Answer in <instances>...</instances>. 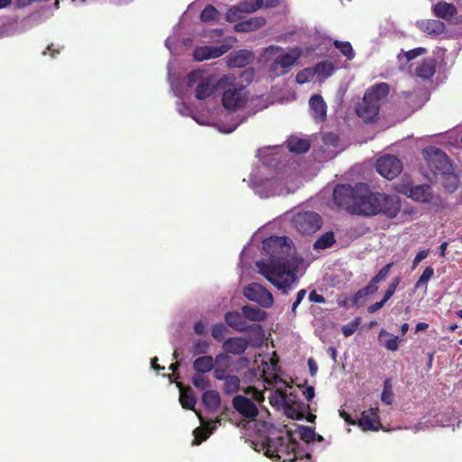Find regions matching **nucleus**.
<instances>
[{"mask_svg": "<svg viewBox=\"0 0 462 462\" xmlns=\"http://www.w3.org/2000/svg\"><path fill=\"white\" fill-rule=\"evenodd\" d=\"M291 240L286 236H270L263 241V250L270 256L269 263H257L261 273L283 294L297 282L299 262L292 255Z\"/></svg>", "mask_w": 462, "mask_h": 462, "instance_id": "f257e3e1", "label": "nucleus"}, {"mask_svg": "<svg viewBox=\"0 0 462 462\" xmlns=\"http://www.w3.org/2000/svg\"><path fill=\"white\" fill-rule=\"evenodd\" d=\"M262 447L266 457L277 461L292 462L297 454L295 448L298 441L293 439L292 431L287 430V437H266Z\"/></svg>", "mask_w": 462, "mask_h": 462, "instance_id": "f03ea898", "label": "nucleus"}, {"mask_svg": "<svg viewBox=\"0 0 462 462\" xmlns=\"http://www.w3.org/2000/svg\"><path fill=\"white\" fill-rule=\"evenodd\" d=\"M230 81L231 78L228 75H225L219 79L217 87L222 88L229 85L222 94V105L227 110L236 111L245 106L248 100V93L245 87L242 84L235 85L231 84Z\"/></svg>", "mask_w": 462, "mask_h": 462, "instance_id": "7ed1b4c3", "label": "nucleus"}, {"mask_svg": "<svg viewBox=\"0 0 462 462\" xmlns=\"http://www.w3.org/2000/svg\"><path fill=\"white\" fill-rule=\"evenodd\" d=\"M354 214L372 217L377 215V192H372L365 184L358 190Z\"/></svg>", "mask_w": 462, "mask_h": 462, "instance_id": "20e7f679", "label": "nucleus"}, {"mask_svg": "<svg viewBox=\"0 0 462 462\" xmlns=\"http://www.w3.org/2000/svg\"><path fill=\"white\" fill-rule=\"evenodd\" d=\"M423 156L428 169L434 176L451 170L452 165L447 154L437 147H428L423 150Z\"/></svg>", "mask_w": 462, "mask_h": 462, "instance_id": "39448f33", "label": "nucleus"}, {"mask_svg": "<svg viewBox=\"0 0 462 462\" xmlns=\"http://www.w3.org/2000/svg\"><path fill=\"white\" fill-rule=\"evenodd\" d=\"M362 189V183L351 187L346 184H338L335 187L333 198L335 203L354 214V208L356 207V198L357 197L358 190Z\"/></svg>", "mask_w": 462, "mask_h": 462, "instance_id": "423d86ee", "label": "nucleus"}, {"mask_svg": "<svg viewBox=\"0 0 462 462\" xmlns=\"http://www.w3.org/2000/svg\"><path fill=\"white\" fill-rule=\"evenodd\" d=\"M294 227L302 235H311L322 226L321 217L313 211L298 213L292 220Z\"/></svg>", "mask_w": 462, "mask_h": 462, "instance_id": "0eeeda50", "label": "nucleus"}, {"mask_svg": "<svg viewBox=\"0 0 462 462\" xmlns=\"http://www.w3.org/2000/svg\"><path fill=\"white\" fill-rule=\"evenodd\" d=\"M377 215L389 219L395 218L401 210V199L397 195L377 192Z\"/></svg>", "mask_w": 462, "mask_h": 462, "instance_id": "6e6552de", "label": "nucleus"}, {"mask_svg": "<svg viewBox=\"0 0 462 462\" xmlns=\"http://www.w3.org/2000/svg\"><path fill=\"white\" fill-rule=\"evenodd\" d=\"M377 172L387 180H393L402 171V162L393 154L380 157L375 165Z\"/></svg>", "mask_w": 462, "mask_h": 462, "instance_id": "1a4fd4ad", "label": "nucleus"}, {"mask_svg": "<svg viewBox=\"0 0 462 462\" xmlns=\"http://www.w3.org/2000/svg\"><path fill=\"white\" fill-rule=\"evenodd\" d=\"M244 295L247 300L258 303L263 308H271L273 305L272 293L257 282L247 285L244 290Z\"/></svg>", "mask_w": 462, "mask_h": 462, "instance_id": "9d476101", "label": "nucleus"}, {"mask_svg": "<svg viewBox=\"0 0 462 462\" xmlns=\"http://www.w3.org/2000/svg\"><path fill=\"white\" fill-rule=\"evenodd\" d=\"M301 51L299 48L293 49L289 53L277 56L270 66V70L277 76L287 74L300 59Z\"/></svg>", "mask_w": 462, "mask_h": 462, "instance_id": "9b49d317", "label": "nucleus"}, {"mask_svg": "<svg viewBox=\"0 0 462 462\" xmlns=\"http://www.w3.org/2000/svg\"><path fill=\"white\" fill-rule=\"evenodd\" d=\"M231 49L229 44H221L219 46L204 45L196 47L193 51L194 60L203 61L210 59H217L226 53Z\"/></svg>", "mask_w": 462, "mask_h": 462, "instance_id": "f8f14e48", "label": "nucleus"}, {"mask_svg": "<svg viewBox=\"0 0 462 462\" xmlns=\"http://www.w3.org/2000/svg\"><path fill=\"white\" fill-rule=\"evenodd\" d=\"M232 404L235 410L246 419L254 420L259 414V410L255 403L244 395L235 396Z\"/></svg>", "mask_w": 462, "mask_h": 462, "instance_id": "ddd939ff", "label": "nucleus"}, {"mask_svg": "<svg viewBox=\"0 0 462 462\" xmlns=\"http://www.w3.org/2000/svg\"><path fill=\"white\" fill-rule=\"evenodd\" d=\"M358 426L365 431H376L382 428V423L378 415V408H370L361 413L358 420Z\"/></svg>", "mask_w": 462, "mask_h": 462, "instance_id": "4468645a", "label": "nucleus"}, {"mask_svg": "<svg viewBox=\"0 0 462 462\" xmlns=\"http://www.w3.org/2000/svg\"><path fill=\"white\" fill-rule=\"evenodd\" d=\"M254 53L248 50H239L231 52L226 58L228 68H244L254 61Z\"/></svg>", "mask_w": 462, "mask_h": 462, "instance_id": "2eb2a0df", "label": "nucleus"}, {"mask_svg": "<svg viewBox=\"0 0 462 462\" xmlns=\"http://www.w3.org/2000/svg\"><path fill=\"white\" fill-rule=\"evenodd\" d=\"M249 346V341L242 337H232L224 340L223 349L226 354L240 356Z\"/></svg>", "mask_w": 462, "mask_h": 462, "instance_id": "dca6fc26", "label": "nucleus"}, {"mask_svg": "<svg viewBox=\"0 0 462 462\" xmlns=\"http://www.w3.org/2000/svg\"><path fill=\"white\" fill-rule=\"evenodd\" d=\"M380 107L370 99L366 100L364 96L363 101L356 107V114L365 122H371L375 119L379 114Z\"/></svg>", "mask_w": 462, "mask_h": 462, "instance_id": "f3484780", "label": "nucleus"}, {"mask_svg": "<svg viewBox=\"0 0 462 462\" xmlns=\"http://www.w3.org/2000/svg\"><path fill=\"white\" fill-rule=\"evenodd\" d=\"M390 88L385 82H380L369 88L365 93L366 100L370 99L373 103H375L380 107L382 100L385 99L389 95Z\"/></svg>", "mask_w": 462, "mask_h": 462, "instance_id": "a211bd4d", "label": "nucleus"}, {"mask_svg": "<svg viewBox=\"0 0 462 462\" xmlns=\"http://www.w3.org/2000/svg\"><path fill=\"white\" fill-rule=\"evenodd\" d=\"M309 104L313 118L319 122L324 121L327 117V104L322 96L318 94L311 96Z\"/></svg>", "mask_w": 462, "mask_h": 462, "instance_id": "6ab92c4d", "label": "nucleus"}, {"mask_svg": "<svg viewBox=\"0 0 462 462\" xmlns=\"http://www.w3.org/2000/svg\"><path fill=\"white\" fill-rule=\"evenodd\" d=\"M263 7V0H244L237 7H232L228 10L226 17L228 21H234L232 15H235L237 12L254 13L260 8Z\"/></svg>", "mask_w": 462, "mask_h": 462, "instance_id": "aec40b11", "label": "nucleus"}, {"mask_svg": "<svg viewBox=\"0 0 462 462\" xmlns=\"http://www.w3.org/2000/svg\"><path fill=\"white\" fill-rule=\"evenodd\" d=\"M225 321L233 329L238 332H247V327L249 324L245 321V319L242 313L238 311H227L225 314Z\"/></svg>", "mask_w": 462, "mask_h": 462, "instance_id": "412c9836", "label": "nucleus"}, {"mask_svg": "<svg viewBox=\"0 0 462 462\" xmlns=\"http://www.w3.org/2000/svg\"><path fill=\"white\" fill-rule=\"evenodd\" d=\"M410 197L413 200L424 203H430L434 199L431 188L427 184L412 187L410 189Z\"/></svg>", "mask_w": 462, "mask_h": 462, "instance_id": "4be33fe9", "label": "nucleus"}, {"mask_svg": "<svg viewBox=\"0 0 462 462\" xmlns=\"http://www.w3.org/2000/svg\"><path fill=\"white\" fill-rule=\"evenodd\" d=\"M249 332L248 341L249 346L253 347H261L263 344L264 330L260 324H251L247 327Z\"/></svg>", "mask_w": 462, "mask_h": 462, "instance_id": "5701e85b", "label": "nucleus"}, {"mask_svg": "<svg viewBox=\"0 0 462 462\" xmlns=\"http://www.w3.org/2000/svg\"><path fill=\"white\" fill-rule=\"evenodd\" d=\"M436 71V62L433 59H424L416 68L415 74L417 77L429 79Z\"/></svg>", "mask_w": 462, "mask_h": 462, "instance_id": "b1692460", "label": "nucleus"}, {"mask_svg": "<svg viewBox=\"0 0 462 462\" xmlns=\"http://www.w3.org/2000/svg\"><path fill=\"white\" fill-rule=\"evenodd\" d=\"M434 14L437 17L449 20L457 14V8L453 4L439 2L434 5Z\"/></svg>", "mask_w": 462, "mask_h": 462, "instance_id": "393cba45", "label": "nucleus"}, {"mask_svg": "<svg viewBox=\"0 0 462 462\" xmlns=\"http://www.w3.org/2000/svg\"><path fill=\"white\" fill-rule=\"evenodd\" d=\"M193 370L197 374H206L214 368V358L211 356L197 357L192 364Z\"/></svg>", "mask_w": 462, "mask_h": 462, "instance_id": "a878e982", "label": "nucleus"}, {"mask_svg": "<svg viewBox=\"0 0 462 462\" xmlns=\"http://www.w3.org/2000/svg\"><path fill=\"white\" fill-rule=\"evenodd\" d=\"M213 79L208 76L205 80L199 83L195 89V97L199 100H205L214 93Z\"/></svg>", "mask_w": 462, "mask_h": 462, "instance_id": "bb28decb", "label": "nucleus"}, {"mask_svg": "<svg viewBox=\"0 0 462 462\" xmlns=\"http://www.w3.org/2000/svg\"><path fill=\"white\" fill-rule=\"evenodd\" d=\"M287 146L291 152L303 153L310 150V143L307 139L291 136L287 141Z\"/></svg>", "mask_w": 462, "mask_h": 462, "instance_id": "cd10ccee", "label": "nucleus"}, {"mask_svg": "<svg viewBox=\"0 0 462 462\" xmlns=\"http://www.w3.org/2000/svg\"><path fill=\"white\" fill-rule=\"evenodd\" d=\"M241 310L245 319L251 321H263L267 318V313L264 310L254 306L245 305Z\"/></svg>", "mask_w": 462, "mask_h": 462, "instance_id": "c85d7f7f", "label": "nucleus"}, {"mask_svg": "<svg viewBox=\"0 0 462 462\" xmlns=\"http://www.w3.org/2000/svg\"><path fill=\"white\" fill-rule=\"evenodd\" d=\"M441 184L446 190L452 193L458 188L459 180L457 176L453 172V170L442 172L440 175Z\"/></svg>", "mask_w": 462, "mask_h": 462, "instance_id": "c756f323", "label": "nucleus"}, {"mask_svg": "<svg viewBox=\"0 0 462 462\" xmlns=\"http://www.w3.org/2000/svg\"><path fill=\"white\" fill-rule=\"evenodd\" d=\"M202 402L209 410L217 411L221 402L219 393L215 390H207L202 394Z\"/></svg>", "mask_w": 462, "mask_h": 462, "instance_id": "7c9ffc66", "label": "nucleus"}, {"mask_svg": "<svg viewBox=\"0 0 462 462\" xmlns=\"http://www.w3.org/2000/svg\"><path fill=\"white\" fill-rule=\"evenodd\" d=\"M420 27L424 32L430 35L440 34L445 30L444 23L433 19L421 22Z\"/></svg>", "mask_w": 462, "mask_h": 462, "instance_id": "2f4dec72", "label": "nucleus"}, {"mask_svg": "<svg viewBox=\"0 0 462 462\" xmlns=\"http://www.w3.org/2000/svg\"><path fill=\"white\" fill-rule=\"evenodd\" d=\"M180 402L184 409L194 411L197 399L191 388L180 390Z\"/></svg>", "mask_w": 462, "mask_h": 462, "instance_id": "473e14b6", "label": "nucleus"}, {"mask_svg": "<svg viewBox=\"0 0 462 462\" xmlns=\"http://www.w3.org/2000/svg\"><path fill=\"white\" fill-rule=\"evenodd\" d=\"M205 70L202 69H195L190 71L187 75V86L189 88H194L196 89L197 86L199 85L205 79H207L208 76L205 75Z\"/></svg>", "mask_w": 462, "mask_h": 462, "instance_id": "72a5a7b5", "label": "nucleus"}, {"mask_svg": "<svg viewBox=\"0 0 462 462\" xmlns=\"http://www.w3.org/2000/svg\"><path fill=\"white\" fill-rule=\"evenodd\" d=\"M335 236L333 232H326L319 236L314 244L315 249H327L335 244Z\"/></svg>", "mask_w": 462, "mask_h": 462, "instance_id": "f704fd0d", "label": "nucleus"}, {"mask_svg": "<svg viewBox=\"0 0 462 462\" xmlns=\"http://www.w3.org/2000/svg\"><path fill=\"white\" fill-rule=\"evenodd\" d=\"M381 400L387 405H391L393 402V383L391 378H386L383 382Z\"/></svg>", "mask_w": 462, "mask_h": 462, "instance_id": "c9c22d12", "label": "nucleus"}, {"mask_svg": "<svg viewBox=\"0 0 462 462\" xmlns=\"http://www.w3.org/2000/svg\"><path fill=\"white\" fill-rule=\"evenodd\" d=\"M218 16L219 12L212 5H208L200 13V20L205 23L217 21Z\"/></svg>", "mask_w": 462, "mask_h": 462, "instance_id": "e433bc0d", "label": "nucleus"}, {"mask_svg": "<svg viewBox=\"0 0 462 462\" xmlns=\"http://www.w3.org/2000/svg\"><path fill=\"white\" fill-rule=\"evenodd\" d=\"M224 382V392L226 394L236 393L240 388V379L236 375H228Z\"/></svg>", "mask_w": 462, "mask_h": 462, "instance_id": "4c0bfd02", "label": "nucleus"}, {"mask_svg": "<svg viewBox=\"0 0 462 462\" xmlns=\"http://www.w3.org/2000/svg\"><path fill=\"white\" fill-rule=\"evenodd\" d=\"M377 282H374V280L372 279L365 287L356 292L354 301L357 302V300L360 298H365L373 295L377 291Z\"/></svg>", "mask_w": 462, "mask_h": 462, "instance_id": "58836bf2", "label": "nucleus"}, {"mask_svg": "<svg viewBox=\"0 0 462 462\" xmlns=\"http://www.w3.org/2000/svg\"><path fill=\"white\" fill-rule=\"evenodd\" d=\"M333 44L347 60L354 59L355 52L349 42L336 40Z\"/></svg>", "mask_w": 462, "mask_h": 462, "instance_id": "ea45409f", "label": "nucleus"}, {"mask_svg": "<svg viewBox=\"0 0 462 462\" xmlns=\"http://www.w3.org/2000/svg\"><path fill=\"white\" fill-rule=\"evenodd\" d=\"M298 432L300 434V439H302L307 444H310L315 440L316 432L311 427L303 425L299 426Z\"/></svg>", "mask_w": 462, "mask_h": 462, "instance_id": "a19ab883", "label": "nucleus"}, {"mask_svg": "<svg viewBox=\"0 0 462 462\" xmlns=\"http://www.w3.org/2000/svg\"><path fill=\"white\" fill-rule=\"evenodd\" d=\"M209 346L210 345L208 341L197 340L191 347V353L193 354V356H207L206 354L208 352Z\"/></svg>", "mask_w": 462, "mask_h": 462, "instance_id": "79ce46f5", "label": "nucleus"}, {"mask_svg": "<svg viewBox=\"0 0 462 462\" xmlns=\"http://www.w3.org/2000/svg\"><path fill=\"white\" fill-rule=\"evenodd\" d=\"M192 383L193 385L199 390H205L210 385L209 379L203 375V374H195L192 376Z\"/></svg>", "mask_w": 462, "mask_h": 462, "instance_id": "37998d69", "label": "nucleus"}, {"mask_svg": "<svg viewBox=\"0 0 462 462\" xmlns=\"http://www.w3.org/2000/svg\"><path fill=\"white\" fill-rule=\"evenodd\" d=\"M227 328L223 323H217L212 327L211 336L218 342L224 340Z\"/></svg>", "mask_w": 462, "mask_h": 462, "instance_id": "c03bdc74", "label": "nucleus"}, {"mask_svg": "<svg viewBox=\"0 0 462 462\" xmlns=\"http://www.w3.org/2000/svg\"><path fill=\"white\" fill-rule=\"evenodd\" d=\"M295 458L293 461L297 462H311V455L310 452L305 451V449L301 447L300 443L298 442V447L295 448Z\"/></svg>", "mask_w": 462, "mask_h": 462, "instance_id": "a18cd8bd", "label": "nucleus"}, {"mask_svg": "<svg viewBox=\"0 0 462 462\" xmlns=\"http://www.w3.org/2000/svg\"><path fill=\"white\" fill-rule=\"evenodd\" d=\"M229 354H226L225 351L224 353H219L216 356L214 359V365L228 369L230 367V358Z\"/></svg>", "mask_w": 462, "mask_h": 462, "instance_id": "49530a36", "label": "nucleus"}, {"mask_svg": "<svg viewBox=\"0 0 462 462\" xmlns=\"http://www.w3.org/2000/svg\"><path fill=\"white\" fill-rule=\"evenodd\" d=\"M434 275V269L431 266H428L424 269L422 274L415 284V288H420L423 284H426Z\"/></svg>", "mask_w": 462, "mask_h": 462, "instance_id": "de8ad7c7", "label": "nucleus"}, {"mask_svg": "<svg viewBox=\"0 0 462 462\" xmlns=\"http://www.w3.org/2000/svg\"><path fill=\"white\" fill-rule=\"evenodd\" d=\"M360 324V319L356 318L352 322L342 327L341 331L346 337L352 336Z\"/></svg>", "mask_w": 462, "mask_h": 462, "instance_id": "09e8293b", "label": "nucleus"}, {"mask_svg": "<svg viewBox=\"0 0 462 462\" xmlns=\"http://www.w3.org/2000/svg\"><path fill=\"white\" fill-rule=\"evenodd\" d=\"M393 265V263H387L386 265H384L376 274L374 277H373L372 279L374 280V282H380L381 281H383L385 280V278L387 277V275L389 274L392 267Z\"/></svg>", "mask_w": 462, "mask_h": 462, "instance_id": "8fccbe9b", "label": "nucleus"}, {"mask_svg": "<svg viewBox=\"0 0 462 462\" xmlns=\"http://www.w3.org/2000/svg\"><path fill=\"white\" fill-rule=\"evenodd\" d=\"M246 21L252 31L257 30L266 23V19L263 16L252 17Z\"/></svg>", "mask_w": 462, "mask_h": 462, "instance_id": "3c124183", "label": "nucleus"}, {"mask_svg": "<svg viewBox=\"0 0 462 462\" xmlns=\"http://www.w3.org/2000/svg\"><path fill=\"white\" fill-rule=\"evenodd\" d=\"M400 282L401 278H394L393 281L389 284L383 299H384L387 301L394 294Z\"/></svg>", "mask_w": 462, "mask_h": 462, "instance_id": "603ef678", "label": "nucleus"}, {"mask_svg": "<svg viewBox=\"0 0 462 462\" xmlns=\"http://www.w3.org/2000/svg\"><path fill=\"white\" fill-rule=\"evenodd\" d=\"M194 440L193 445H199L208 438V434L201 428H196L193 431Z\"/></svg>", "mask_w": 462, "mask_h": 462, "instance_id": "864d4df0", "label": "nucleus"}, {"mask_svg": "<svg viewBox=\"0 0 462 462\" xmlns=\"http://www.w3.org/2000/svg\"><path fill=\"white\" fill-rule=\"evenodd\" d=\"M317 71L319 73H326L327 76H329L331 73H332V70H333V66L331 63H328L327 61H323V62H319L318 65H317V68H316Z\"/></svg>", "mask_w": 462, "mask_h": 462, "instance_id": "5fc2aeb1", "label": "nucleus"}, {"mask_svg": "<svg viewBox=\"0 0 462 462\" xmlns=\"http://www.w3.org/2000/svg\"><path fill=\"white\" fill-rule=\"evenodd\" d=\"M305 296H306V290H304V289H302L297 292L296 300L292 303V306H291V312L293 313V315H296V310Z\"/></svg>", "mask_w": 462, "mask_h": 462, "instance_id": "6e6d98bb", "label": "nucleus"}, {"mask_svg": "<svg viewBox=\"0 0 462 462\" xmlns=\"http://www.w3.org/2000/svg\"><path fill=\"white\" fill-rule=\"evenodd\" d=\"M384 346L391 351L398 349V337L391 336L389 339L384 342Z\"/></svg>", "mask_w": 462, "mask_h": 462, "instance_id": "4d7b16f0", "label": "nucleus"}, {"mask_svg": "<svg viewBox=\"0 0 462 462\" xmlns=\"http://www.w3.org/2000/svg\"><path fill=\"white\" fill-rule=\"evenodd\" d=\"M425 52V49L424 48H416V49H413V50H411L407 52H405V57L407 59L408 61L415 59L416 57L423 54Z\"/></svg>", "mask_w": 462, "mask_h": 462, "instance_id": "13d9d810", "label": "nucleus"}, {"mask_svg": "<svg viewBox=\"0 0 462 462\" xmlns=\"http://www.w3.org/2000/svg\"><path fill=\"white\" fill-rule=\"evenodd\" d=\"M213 369H214V375H215L216 379H217L219 381H225L227 378L228 375H226V372L228 369L215 366V365H214Z\"/></svg>", "mask_w": 462, "mask_h": 462, "instance_id": "bf43d9fd", "label": "nucleus"}, {"mask_svg": "<svg viewBox=\"0 0 462 462\" xmlns=\"http://www.w3.org/2000/svg\"><path fill=\"white\" fill-rule=\"evenodd\" d=\"M234 30L236 32H252V30H251V28H250V26L248 24V22L246 20L236 23L235 26H234Z\"/></svg>", "mask_w": 462, "mask_h": 462, "instance_id": "052dcab7", "label": "nucleus"}, {"mask_svg": "<svg viewBox=\"0 0 462 462\" xmlns=\"http://www.w3.org/2000/svg\"><path fill=\"white\" fill-rule=\"evenodd\" d=\"M309 300H310V301L315 302V303H324L326 301L324 296L317 293L316 291H312L309 294Z\"/></svg>", "mask_w": 462, "mask_h": 462, "instance_id": "680f3d73", "label": "nucleus"}, {"mask_svg": "<svg viewBox=\"0 0 462 462\" xmlns=\"http://www.w3.org/2000/svg\"><path fill=\"white\" fill-rule=\"evenodd\" d=\"M386 302H387V301H386L384 299H383L382 300L377 301V302H375V303H374V304L370 305V306L367 308V311H368L369 313H374V312H376L377 310H381Z\"/></svg>", "mask_w": 462, "mask_h": 462, "instance_id": "e2e57ef3", "label": "nucleus"}, {"mask_svg": "<svg viewBox=\"0 0 462 462\" xmlns=\"http://www.w3.org/2000/svg\"><path fill=\"white\" fill-rule=\"evenodd\" d=\"M428 255V251L426 250H422V251H420L416 256L414 257L413 259V262H412V267H416L419 263H420L423 259H425Z\"/></svg>", "mask_w": 462, "mask_h": 462, "instance_id": "0e129e2a", "label": "nucleus"}, {"mask_svg": "<svg viewBox=\"0 0 462 462\" xmlns=\"http://www.w3.org/2000/svg\"><path fill=\"white\" fill-rule=\"evenodd\" d=\"M254 77V70L252 68L245 69L241 74V78H243L248 83H250L253 80Z\"/></svg>", "mask_w": 462, "mask_h": 462, "instance_id": "69168bd1", "label": "nucleus"}, {"mask_svg": "<svg viewBox=\"0 0 462 462\" xmlns=\"http://www.w3.org/2000/svg\"><path fill=\"white\" fill-rule=\"evenodd\" d=\"M339 415L342 419L345 420V421L346 423H348L349 425H355L356 424V420H354L352 418H351V415L349 413H347L346 411H345L344 410L342 411H339Z\"/></svg>", "mask_w": 462, "mask_h": 462, "instance_id": "338daca9", "label": "nucleus"}, {"mask_svg": "<svg viewBox=\"0 0 462 462\" xmlns=\"http://www.w3.org/2000/svg\"><path fill=\"white\" fill-rule=\"evenodd\" d=\"M305 398L308 401H311L315 396V389L313 386H307L305 391L303 392Z\"/></svg>", "mask_w": 462, "mask_h": 462, "instance_id": "774afa93", "label": "nucleus"}]
</instances>
